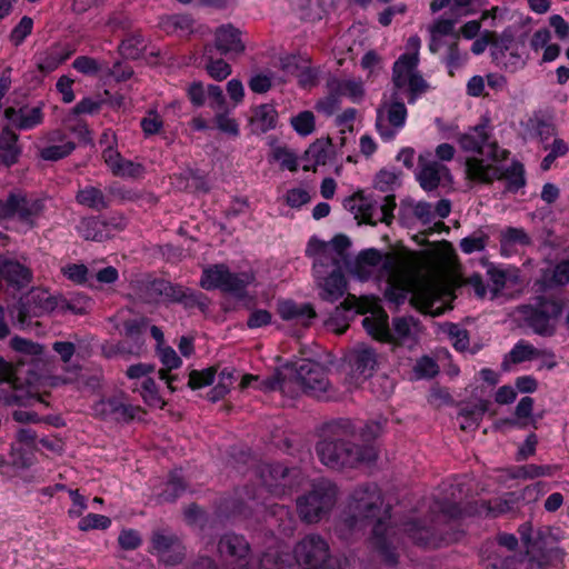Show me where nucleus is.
<instances>
[{
    "mask_svg": "<svg viewBox=\"0 0 569 569\" xmlns=\"http://www.w3.org/2000/svg\"><path fill=\"white\" fill-rule=\"evenodd\" d=\"M423 259L418 252L400 250L382 256L377 249L361 251L352 262L348 260L349 273L365 281L381 271L386 278L385 297L396 305L402 303L409 293L410 302L420 312L432 317L450 308L452 289L442 278L425 274Z\"/></svg>",
    "mask_w": 569,
    "mask_h": 569,
    "instance_id": "obj_1",
    "label": "nucleus"
},
{
    "mask_svg": "<svg viewBox=\"0 0 569 569\" xmlns=\"http://www.w3.org/2000/svg\"><path fill=\"white\" fill-rule=\"evenodd\" d=\"M458 143L469 154L466 172L470 180L490 183L507 176L505 162L510 152L498 144L488 119L460 134Z\"/></svg>",
    "mask_w": 569,
    "mask_h": 569,
    "instance_id": "obj_2",
    "label": "nucleus"
},
{
    "mask_svg": "<svg viewBox=\"0 0 569 569\" xmlns=\"http://www.w3.org/2000/svg\"><path fill=\"white\" fill-rule=\"evenodd\" d=\"M350 309L366 316L362 320L363 328L372 338L379 341L411 348L418 342L422 332L420 323L412 317L395 318L390 328L388 315L376 297L348 295L341 305L336 308V313L340 315Z\"/></svg>",
    "mask_w": 569,
    "mask_h": 569,
    "instance_id": "obj_3",
    "label": "nucleus"
},
{
    "mask_svg": "<svg viewBox=\"0 0 569 569\" xmlns=\"http://www.w3.org/2000/svg\"><path fill=\"white\" fill-rule=\"evenodd\" d=\"M350 241L346 236H336L325 242L310 239L306 253L313 260L312 271L319 297L336 302L347 291V280L342 270L348 266Z\"/></svg>",
    "mask_w": 569,
    "mask_h": 569,
    "instance_id": "obj_4",
    "label": "nucleus"
},
{
    "mask_svg": "<svg viewBox=\"0 0 569 569\" xmlns=\"http://www.w3.org/2000/svg\"><path fill=\"white\" fill-rule=\"evenodd\" d=\"M389 511L382 509V498L377 486L370 485L356 489L350 502L343 512L341 526L348 530H359L372 526V543L381 553L386 562L393 565L396 555L389 550L393 543L389 528L385 520Z\"/></svg>",
    "mask_w": 569,
    "mask_h": 569,
    "instance_id": "obj_5",
    "label": "nucleus"
},
{
    "mask_svg": "<svg viewBox=\"0 0 569 569\" xmlns=\"http://www.w3.org/2000/svg\"><path fill=\"white\" fill-rule=\"evenodd\" d=\"M421 40L411 36L406 43V51L393 64L392 82L397 90H408L409 102L413 103L419 96L427 92L429 84L417 71Z\"/></svg>",
    "mask_w": 569,
    "mask_h": 569,
    "instance_id": "obj_6",
    "label": "nucleus"
},
{
    "mask_svg": "<svg viewBox=\"0 0 569 569\" xmlns=\"http://www.w3.org/2000/svg\"><path fill=\"white\" fill-rule=\"evenodd\" d=\"M317 453L323 465L335 469L371 462L377 457V450L372 445L358 448L338 435L321 440L317 446Z\"/></svg>",
    "mask_w": 569,
    "mask_h": 569,
    "instance_id": "obj_7",
    "label": "nucleus"
},
{
    "mask_svg": "<svg viewBox=\"0 0 569 569\" xmlns=\"http://www.w3.org/2000/svg\"><path fill=\"white\" fill-rule=\"evenodd\" d=\"M218 553L224 563V569H274V566L256 561L250 543L240 535L227 533L218 542Z\"/></svg>",
    "mask_w": 569,
    "mask_h": 569,
    "instance_id": "obj_8",
    "label": "nucleus"
},
{
    "mask_svg": "<svg viewBox=\"0 0 569 569\" xmlns=\"http://www.w3.org/2000/svg\"><path fill=\"white\" fill-rule=\"evenodd\" d=\"M337 488L329 480H320L312 490L298 499L297 508L300 517L307 522L319 521L336 503Z\"/></svg>",
    "mask_w": 569,
    "mask_h": 569,
    "instance_id": "obj_9",
    "label": "nucleus"
},
{
    "mask_svg": "<svg viewBox=\"0 0 569 569\" xmlns=\"http://www.w3.org/2000/svg\"><path fill=\"white\" fill-rule=\"evenodd\" d=\"M408 111L398 92L385 96L377 109L376 128L385 141L392 140L405 127Z\"/></svg>",
    "mask_w": 569,
    "mask_h": 569,
    "instance_id": "obj_10",
    "label": "nucleus"
},
{
    "mask_svg": "<svg viewBox=\"0 0 569 569\" xmlns=\"http://www.w3.org/2000/svg\"><path fill=\"white\" fill-rule=\"evenodd\" d=\"M295 558L303 569H336L328 542L318 535H308L295 547Z\"/></svg>",
    "mask_w": 569,
    "mask_h": 569,
    "instance_id": "obj_11",
    "label": "nucleus"
},
{
    "mask_svg": "<svg viewBox=\"0 0 569 569\" xmlns=\"http://www.w3.org/2000/svg\"><path fill=\"white\" fill-rule=\"evenodd\" d=\"M254 277L251 272L231 273L222 263L203 268L200 286L206 290L220 289L226 292H240L252 283Z\"/></svg>",
    "mask_w": 569,
    "mask_h": 569,
    "instance_id": "obj_12",
    "label": "nucleus"
},
{
    "mask_svg": "<svg viewBox=\"0 0 569 569\" xmlns=\"http://www.w3.org/2000/svg\"><path fill=\"white\" fill-rule=\"evenodd\" d=\"M296 380L303 392L321 398L329 388L325 369L317 362L301 360L296 367Z\"/></svg>",
    "mask_w": 569,
    "mask_h": 569,
    "instance_id": "obj_13",
    "label": "nucleus"
},
{
    "mask_svg": "<svg viewBox=\"0 0 569 569\" xmlns=\"http://www.w3.org/2000/svg\"><path fill=\"white\" fill-rule=\"evenodd\" d=\"M94 416L101 419L127 421L140 412V408L129 403L123 395L101 399L92 407Z\"/></svg>",
    "mask_w": 569,
    "mask_h": 569,
    "instance_id": "obj_14",
    "label": "nucleus"
},
{
    "mask_svg": "<svg viewBox=\"0 0 569 569\" xmlns=\"http://www.w3.org/2000/svg\"><path fill=\"white\" fill-rule=\"evenodd\" d=\"M147 299L149 301H173L192 305L196 302V293L182 286L173 284L164 280H154L147 287Z\"/></svg>",
    "mask_w": 569,
    "mask_h": 569,
    "instance_id": "obj_15",
    "label": "nucleus"
},
{
    "mask_svg": "<svg viewBox=\"0 0 569 569\" xmlns=\"http://www.w3.org/2000/svg\"><path fill=\"white\" fill-rule=\"evenodd\" d=\"M214 48L220 54L236 58L244 53L246 41L242 33L232 24H222L214 30Z\"/></svg>",
    "mask_w": 569,
    "mask_h": 569,
    "instance_id": "obj_16",
    "label": "nucleus"
},
{
    "mask_svg": "<svg viewBox=\"0 0 569 569\" xmlns=\"http://www.w3.org/2000/svg\"><path fill=\"white\" fill-rule=\"evenodd\" d=\"M449 178L448 168L433 160L430 152H425L419 156L417 179L425 190H433L441 181L449 180Z\"/></svg>",
    "mask_w": 569,
    "mask_h": 569,
    "instance_id": "obj_17",
    "label": "nucleus"
},
{
    "mask_svg": "<svg viewBox=\"0 0 569 569\" xmlns=\"http://www.w3.org/2000/svg\"><path fill=\"white\" fill-rule=\"evenodd\" d=\"M289 472L290 471L281 465L264 467L261 470L263 487L259 489L258 497L253 496L250 498L249 508H264V506L260 505L257 499L263 497L267 491L273 492L274 495L284 493V490L280 487H284L287 485Z\"/></svg>",
    "mask_w": 569,
    "mask_h": 569,
    "instance_id": "obj_18",
    "label": "nucleus"
},
{
    "mask_svg": "<svg viewBox=\"0 0 569 569\" xmlns=\"http://www.w3.org/2000/svg\"><path fill=\"white\" fill-rule=\"evenodd\" d=\"M44 211V199L37 196H29L23 192H17L16 198V218L27 229L37 224V220Z\"/></svg>",
    "mask_w": 569,
    "mask_h": 569,
    "instance_id": "obj_19",
    "label": "nucleus"
},
{
    "mask_svg": "<svg viewBox=\"0 0 569 569\" xmlns=\"http://www.w3.org/2000/svg\"><path fill=\"white\" fill-rule=\"evenodd\" d=\"M152 550L166 565H177L184 557V548L179 539L162 532L152 536Z\"/></svg>",
    "mask_w": 569,
    "mask_h": 569,
    "instance_id": "obj_20",
    "label": "nucleus"
},
{
    "mask_svg": "<svg viewBox=\"0 0 569 569\" xmlns=\"http://www.w3.org/2000/svg\"><path fill=\"white\" fill-rule=\"evenodd\" d=\"M4 118L19 130H30L42 123L43 111L41 106L9 107L4 110Z\"/></svg>",
    "mask_w": 569,
    "mask_h": 569,
    "instance_id": "obj_21",
    "label": "nucleus"
},
{
    "mask_svg": "<svg viewBox=\"0 0 569 569\" xmlns=\"http://www.w3.org/2000/svg\"><path fill=\"white\" fill-rule=\"evenodd\" d=\"M103 160L114 176L123 178H139L143 176L144 168L121 157L117 149L108 146L102 152Z\"/></svg>",
    "mask_w": 569,
    "mask_h": 569,
    "instance_id": "obj_22",
    "label": "nucleus"
},
{
    "mask_svg": "<svg viewBox=\"0 0 569 569\" xmlns=\"http://www.w3.org/2000/svg\"><path fill=\"white\" fill-rule=\"evenodd\" d=\"M343 207L350 211L359 223L377 224L378 208L373 204L372 200L361 192L347 198L343 201Z\"/></svg>",
    "mask_w": 569,
    "mask_h": 569,
    "instance_id": "obj_23",
    "label": "nucleus"
},
{
    "mask_svg": "<svg viewBox=\"0 0 569 569\" xmlns=\"http://www.w3.org/2000/svg\"><path fill=\"white\" fill-rule=\"evenodd\" d=\"M48 146L40 149V156L44 160H59L67 157L74 149V143L60 131H52L44 138Z\"/></svg>",
    "mask_w": 569,
    "mask_h": 569,
    "instance_id": "obj_24",
    "label": "nucleus"
},
{
    "mask_svg": "<svg viewBox=\"0 0 569 569\" xmlns=\"http://www.w3.org/2000/svg\"><path fill=\"white\" fill-rule=\"evenodd\" d=\"M561 313L560 306L555 301L541 303L540 310L531 318V327L539 335H551L555 329V321Z\"/></svg>",
    "mask_w": 569,
    "mask_h": 569,
    "instance_id": "obj_25",
    "label": "nucleus"
},
{
    "mask_svg": "<svg viewBox=\"0 0 569 569\" xmlns=\"http://www.w3.org/2000/svg\"><path fill=\"white\" fill-rule=\"evenodd\" d=\"M278 312L283 320H293L305 326L316 317V311L310 303H296L291 300L280 301Z\"/></svg>",
    "mask_w": 569,
    "mask_h": 569,
    "instance_id": "obj_26",
    "label": "nucleus"
},
{
    "mask_svg": "<svg viewBox=\"0 0 569 569\" xmlns=\"http://www.w3.org/2000/svg\"><path fill=\"white\" fill-rule=\"evenodd\" d=\"M30 301L34 305L33 315L41 316L43 313L57 312L66 308L67 299L60 296H52L47 290H34L31 293Z\"/></svg>",
    "mask_w": 569,
    "mask_h": 569,
    "instance_id": "obj_27",
    "label": "nucleus"
},
{
    "mask_svg": "<svg viewBox=\"0 0 569 569\" xmlns=\"http://www.w3.org/2000/svg\"><path fill=\"white\" fill-rule=\"evenodd\" d=\"M278 112L272 104L266 103L251 109L250 126L253 132H267L277 124Z\"/></svg>",
    "mask_w": 569,
    "mask_h": 569,
    "instance_id": "obj_28",
    "label": "nucleus"
},
{
    "mask_svg": "<svg viewBox=\"0 0 569 569\" xmlns=\"http://www.w3.org/2000/svg\"><path fill=\"white\" fill-rule=\"evenodd\" d=\"M403 533L410 541L420 546L437 547L438 542L433 529L421 520H410L403 525Z\"/></svg>",
    "mask_w": 569,
    "mask_h": 569,
    "instance_id": "obj_29",
    "label": "nucleus"
},
{
    "mask_svg": "<svg viewBox=\"0 0 569 569\" xmlns=\"http://www.w3.org/2000/svg\"><path fill=\"white\" fill-rule=\"evenodd\" d=\"M517 502L518 496L515 492H508L503 497L482 502L473 513L481 517H498L513 510Z\"/></svg>",
    "mask_w": 569,
    "mask_h": 569,
    "instance_id": "obj_30",
    "label": "nucleus"
},
{
    "mask_svg": "<svg viewBox=\"0 0 569 569\" xmlns=\"http://www.w3.org/2000/svg\"><path fill=\"white\" fill-rule=\"evenodd\" d=\"M21 153V148L18 144V134L4 128L0 133V160L6 167H11L17 163Z\"/></svg>",
    "mask_w": 569,
    "mask_h": 569,
    "instance_id": "obj_31",
    "label": "nucleus"
},
{
    "mask_svg": "<svg viewBox=\"0 0 569 569\" xmlns=\"http://www.w3.org/2000/svg\"><path fill=\"white\" fill-rule=\"evenodd\" d=\"M487 410L488 402L485 400L465 405L458 415L460 428L465 431L475 430Z\"/></svg>",
    "mask_w": 569,
    "mask_h": 569,
    "instance_id": "obj_32",
    "label": "nucleus"
},
{
    "mask_svg": "<svg viewBox=\"0 0 569 569\" xmlns=\"http://www.w3.org/2000/svg\"><path fill=\"white\" fill-rule=\"evenodd\" d=\"M158 355L162 365L166 367V369L159 370V378L166 381L169 390L173 392L176 390V388L173 387L176 376L170 375L169 371L179 368L182 361L177 355V352L171 347L168 346L159 347Z\"/></svg>",
    "mask_w": 569,
    "mask_h": 569,
    "instance_id": "obj_33",
    "label": "nucleus"
},
{
    "mask_svg": "<svg viewBox=\"0 0 569 569\" xmlns=\"http://www.w3.org/2000/svg\"><path fill=\"white\" fill-rule=\"evenodd\" d=\"M328 89L340 97L349 98L352 102H360L365 96L362 82L352 79H332L328 83Z\"/></svg>",
    "mask_w": 569,
    "mask_h": 569,
    "instance_id": "obj_34",
    "label": "nucleus"
},
{
    "mask_svg": "<svg viewBox=\"0 0 569 569\" xmlns=\"http://www.w3.org/2000/svg\"><path fill=\"white\" fill-rule=\"evenodd\" d=\"M270 163H278L282 170L297 171L299 163L296 152L284 144H272L268 154Z\"/></svg>",
    "mask_w": 569,
    "mask_h": 569,
    "instance_id": "obj_35",
    "label": "nucleus"
},
{
    "mask_svg": "<svg viewBox=\"0 0 569 569\" xmlns=\"http://www.w3.org/2000/svg\"><path fill=\"white\" fill-rule=\"evenodd\" d=\"M17 286H24L31 280V272L28 268L13 261L0 260V277Z\"/></svg>",
    "mask_w": 569,
    "mask_h": 569,
    "instance_id": "obj_36",
    "label": "nucleus"
},
{
    "mask_svg": "<svg viewBox=\"0 0 569 569\" xmlns=\"http://www.w3.org/2000/svg\"><path fill=\"white\" fill-rule=\"evenodd\" d=\"M545 355L546 351L539 350L535 348L532 345L528 343L527 341L521 340L510 350L505 360V365L508 361H511L512 363L532 361L543 357Z\"/></svg>",
    "mask_w": 569,
    "mask_h": 569,
    "instance_id": "obj_37",
    "label": "nucleus"
},
{
    "mask_svg": "<svg viewBox=\"0 0 569 569\" xmlns=\"http://www.w3.org/2000/svg\"><path fill=\"white\" fill-rule=\"evenodd\" d=\"M351 361L355 369L362 376H370L377 363L376 353L367 347H358L353 350Z\"/></svg>",
    "mask_w": 569,
    "mask_h": 569,
    "instance_id": "obj_38",
    "label": "nucleus"
},
{
    "mask_svg": "<svg viewBox=\"0 0 569 569\" xmlns=\"http://www.w3.org/2000/svg\"><path fill=\"white\" fill-rule=\"evenodd\" d=\"M533 405L535 401L531 397L521 398L515 410V419L506 420L501 423H508L519 428H526L532 425L535 422L532 418Z\"/></svg>",
    "mask_w": 569,
    "mask_h": 569,
    "instance_id": "obj_39",
    "label": "nucleus"
},
{
    "mask_svg": "<svg viewBox=\"0 0 569 569\" xmlns=\"http://www.w3.org/2000/svg\"><path fill=\"white\" fill-rule=\"evenodd\" d=\"M107 224L96 218L83 219L78 230L86 240L102 241L107 238Z\"/></svg>",
    "mask_w": 569,
    "mask_h": 569,
    "instance_id": "obj_40",
    "label": "nucleus"
},
{
    "mask_svg": "<svg viewBox=\"0 0 569 569\" xmlns=\"http://www.w3.org/2000/svg\"><path fill=\"white\" fill-rule=\"evenodd\" d=\"M530 239L523 229L520 228H506L500 233V244L503 250H511L516 247H523L529 244Z\"/></svg>",
    "mask_w": 569,
    "mask_h": 569,
    "instance_id": "obj_41",
    "label": "nucleus"
},
{
    "mask_svg": "<svg viewBox=\"0 0 569 569\" xmlns=\"http://www.w3.org/2000/svg\"><path fill=\"white\" fill-rule=\"evenodd\" d=\"M455 21L450 19H438L435 23L429 28L430 31V43L429 49L432 52H437L440 48V39L443 36H448L453 31Z\"/></svg>",
    "mask_w": 569,
    "mask_h": 569,
    "instance_id": "obj_42",
    "label": "nucleus"
},
{
    "mask_svg": "<svg viewBox=\"0 0 569 569\" xmlns=\"http://www.w3.org/2000/svg\"><path fill=\"white\" fill-rule=\"evenodd\" d=\"M77 200L80 204L97 210L102 209L106 206L102 191L94 187H86L84 189H81L77 194Z\"/></svg>",
    "mask_w": 569,
    "mask_h": 569,
    "instance_id": "obj_43",
    "label": "nucleus"
},
{
    "mask_svg": "<svg viewBox=\"0 0 569 569\" xmlns=\"http://www.w3.org/2000/svg\"><path fill=\"white\" fill-rule=\"evenodd\" d=\"M290 123L293 130L302 137L311 134L316 128L315 116L311 111L308 110L301 111L298 114L291 117Z\"/></svg>",
    "mask_w": 569,
    "mask_h": 569,
    "instance_id": "obj_44",
    "label": "nucleus"
},
{
    "mask_svg": "<svg viewBox=\"0 0 569 569\" xmlns=\"http://www.w3.org/2000/svg\"><path fill=\"white\" fill-rule=\"evenodd\" d=\"M140 395L143 401L150 407L162 409L166 405V401L158 392L154 380L151 378H146L141 382Z\"/></svg>",
    "mask_w": 569,
    "mask_h": 569,
    "instance_id": "obj_45",
    "label": "nucleus"
},
{
    "mask_svg": "<svg viewBox=\"0 0 569 569\" xmlns=\"http://www.w3.org/2000/svg\"><path fill=\"white\" fill-rule=\"evenodd\" d=\"M146 48L144 39L139 33H132L127 36V38L120 44V52L130 59H137L140 57L142 51Z\"/></svg>",
    "mask_w": 569,
    "mask_h": 569,
    "instance_id": "obj_46",
    "label": "nucleus"
},
{
    "mask_svg": "<svg viewBox=\"0 0 569 569\" xmlns=\"http://www.w3.org/2000/svg\"><path fill=\"white\" fill-rule=\"evenodd\" d=\"M234 378L231 371L224 369L219 375L218 383L209 391L208 398L212 402L222 399L231 389Z\"/></svg>",
    "mask_w": 569,
    "mask_h": 569,
    "instance_id": "obj_47",
    "label": "nucleus"
},
{
    "mask_svg": "<svg viewBox=\"0 0 569 569\" xmlns=\"http://www.w3.org/2000/svg\"><path fill=\"white\" fill-rule=\"evenodd\" d=\"M206 70L216 81L227 79L232 72L231 66L226 60L222 58L213 59L211 57L206 58Z\"/></svg>",
    "mask_w": 569,
    "mask_h": 569,
    "instance_id": "obj_48",
    "label": "nucleus"
},
{
    "mask_svg": "<svg viewBox=\"0 0 569 569\" xmlns=\"http://www.w3.org/2000/svg\"><path fill=\"white\" fill-rule=\"evenodd\" d=\"M556 468L552 466L526 465L518 467L513 472V478L535 479L552 476Z\"/></svg>",
    "mask_w": 569,
    "mask_h": 569,
    "instance_id": "obj_49",
    "label": "nucleus"
},
{
    "mask_svg": "<svg viewBox=\"0 0 569 569\" xmlns=\"http://www.w3.org/2000/svg\"><path fill=\"white\" fill-rule=\"evenodd\" d=\"M543 281L549 286H563L569 282V260L558 263L552 270L545 271Z\"/></svg>",
    "mask_w": 569,
    "mask_h": 569,
    "instance_id": "obj_50",
    "label": "nucleus"
},
{
    "mask_svg": "<svg viewBox=\"0 0 569 569\" xmlns=\"http://www.w3.org/2000/svg\"><path fill=\"white\" fill-rule=\"evenodd\" d=\"M111 525V520L109 517L98 513H88L84 517H81L78 522V529L80 531H90V530H104L108 529Z\"/></svg>",
    "mask_w": 569,
    "mask_h": 569,
    "instance_id": "obj_51",
    "label": "nucleus"
},
{
    "mask_svg": "<svg viewBox=\"0 0 569 569\" xmlns=\"http://www.w3.org/2000/svg\"><path fill=\"white\" fill-rule=\"evenodd\" d=\"M12 463L21 469L29 468L34 462V448L26 446H12L11 449Z\"/></svg>",
    "mask_w": 569,
    "mask_h": 569,
    "instance_id": "obj_52",
    "label": "nucleus"
},
{
    "mask_svg": "<svg viewBox=\"0 0 569 569\" xmlns=\"http://www.w3.org/2000/svg\"><path fill=\"white\" fill-rule=\"evenodd\" d=\"M216 369L213 367L203 370H192L189 373L188 386L191 389H201L211 385L214 380Z\"/></svg>",
    "mask_w": 569,
    "mask_h": 569,
    "instance_id": "obj_53",
    "label": "nucleus"
},
{
    "mask_svg": "<svg viewBox=\"0 0 569 569\" xmlns=\"http://www.w3.org/2000/svg\"><path fill=\"white\" fill-rule=\"evenodd\" d=\"M492 53L496 58L499 56L505 57L507 52L510 56H517V43L509 32H505L499 39L495 38L492 40Z\"/></svg>",
    "mask_w": 569,
    "mask_h": 569,
    "instance_id": "obj_54",
    "label": "nucleus"
},
{
    "mask_svg": "<svg viewBox=\"0 0 569 569\" xmlns=\"http://www.w3.org/2000/svg\"><path fill=\"white\" fill-rule=\"evenodd\" d=\"M252 382H258L257 388L263 391H272L278 388H281L280 379L277 376L264 380H259V377L253 375L243 376L240 382V388L246 389L249 386H251Z\"/></svg>",
    "mask_w": 569,
    "mask_h": 569,
    "instance_id": "obj_55",
    "label": "nucleus"
},
{
    "mask_svg": "<svg viewBox=\"0 0 569 569\" xmlns=\"http://www.w3.org/2000/svg\"><path fill=\"white\" fill-rule=\"evenodd\" d=\"M216 127L223 133L238 137L240 133L238 121L228 112H217L214 116Z\"/></svg>",
    "mask_w": 569,
    "mask_h": 569,
    "instance_id": "obj_56",
    "label": "nucleus"
},
{
    "mask_svg": "<svg viewBox=\"0 0 569 569\" xmlns=\"http://www.w3.org/2000/svg\"><path fill=\"white\" fill-rule=\"evenodd\" d=\"M310 191L305 187L289 189L284 194L286 203L291 208H300L311 200Z\"/></svg>",
    "mask_w": 569,
    "mask_h": 569,
    "instance_id": "obj_57",
    "label": "nucleus"
},
{
    "mask_svg": "<svg viewBox=\"0 0 569 569\" xmlns=\"http://www.w3.org/2000/svg\"><path fill=\"white\" fill-rule=\"evenodd\" d=\"M67 58L68 56H61L57 51L46 52L38 59V69L46 73L51 72L56 70Z\"/></svg>",
    "mask_w": 569,
    "mask_h": 569,
    "instance_id": "obj_58",
    "label": "nucleus"
},
{
    "mask_svg": "<svg viewBox=\"0 0 569 569\" xmlns=\"http://www.w3.org/2000/svg\"><path fill=\"white\" fill-rule=\"evenodd\" d=\"M307 62H308L307 58H302L300 56H295V54H286L283 57H281L279 60V64H280L281 70L284 73V77H289V76L296 77L297 73L299 72V70L301 69V66Z\"/></svg>",
    "mask_w": 569,
    "mask_h": 569,
    "instance_id": "obj_59",
    "label": "nucleus"
},
{
    "mask_svg": "<svg viewBox=\"0 0 569 569\" xmlns=\"http://www.w3.org/2000/svg\"><path fill=\"white\" fill-rule=\"evenodd\" d=\"M68 492L71 499V506L68 509V517L70 519L80 518L88 508L87 499L77 489H69Z\"/></svg>",
    "mask_w": 569,
    "mask_h": 569,
    "instance_id": "obj_60",
    "label": "nucleus"
},
{
    "mask_svg": "<svg viewBox=\"0 0 569 569\" xmlns=\"http://www.w3.org/2000/svg\"><path fill=\"white\" fill-rule=\"evenodd\" d=\"M447 333L457 350L463 351L468 348L469 337L465 329L460 328L458 325L450 323L447 326Z\"/></svg>",
    "mask_w": 569,
    "mask_h": 569,
    "instance_id": "obj_61",
    "label": "nucleus"
},
{
    "mask_svg": "<svg viewBox=\"0 0 569 569\" xmlns=\"http://www.w3.org/2000/svg\"><path fill=\"white\" fill-rule=\"evenodd\" d=\"M10 345L16 351L24 355L41 356L43 352V348L41 345L20 337L12 338Z\"/></svg>",
    "mask_w": 569,
    "mask_h": 569,
    "instance_id": "obj_62",
    "label": "nucleus"
},
{
    "mask_svg": "<svg viewBox=\"0 0 569 569\" xmlns=\"http://www.w3.org/2000/svg\"><path fill=\"white\" fill-rule=\"evenodd\" d=\"M413 371L418 378H432L438 373V366L432 358L422 357L417 360Z\"/></svg>",
    "mask_w": 569,
    "mask_h": 569,
    "instance_id": "obj_63",
    "label": "nucleus"
},
{
    "mask_svg": "<svg viewBox=\"0 0 569 569\" xmlns=\"http://www.w3.org/2000/svg\"><path fill=\"white\" fill-rule=\"evenodd\" d=\"M526 127L529 131L542 137L543 134L549 136L553 132L552 126L546 121L541 116L535 114L530 117L526 122Z\"/></svg>",
    "mask_w": 569,
    "mask_h": 569,
    "instance_id": "obj_64",
    "label": "nucleus"
}]
</instances>
